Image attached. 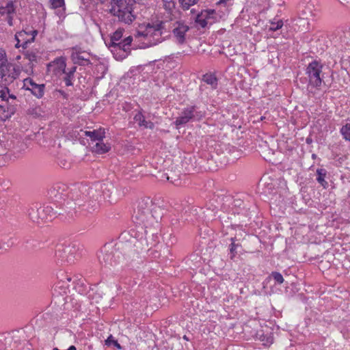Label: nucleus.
<instances>
[{"instance_id":"nucleus-42","label":"nucleus","mask_w":350,"mask_h":350,"mask_svg":"<svg viewBox=\"0 0 350 350\" xmlns=\"http://www.w3.org/2000/svg\"><path fill=\"white\" fill-rule=\"evenodd\" d=\"M38 31L36 30L33 31L32 36L33 37L31 38V40H28L27 41L23 42L22 44V47L23 49H26L27 47V44L34 40L35 36L37 35Z\"/></svg>"},{"instance_id":"nucleus-25","label":"nucleus","mask_w":350,"mask_h":350,"mask_svg":"<svg viewBox=\"0 0 350 350\" xmlns=\"http://www.w3.org/2000/svg\"><path fill=\"white\" fill-rule=\"evenodd\" d=\"M202 80L208 85H211L213 88H216L217 85V80L214 75L205 74L203 75Z\"/></svg>"},{"instance_id":"nucleus-45","label":"nucleus","mask_w":350,"mask_h":350,"mask_svg":"<svg viewBox=\"0 0 350 350\" xmlns=\"http://www.w3.org/2000/svg\"><path fill=\"white\" fill-rule=\"evenodd\" d=\"M233 204L234 206L240 207L242 205L243 202L241 200H234Z\"/></svg>"},{"instance_id":"nucleus-12","label":"nucleus","mask_w":350,"mask_h":350,"mask_svg":"<svg viewBox=\"0 0 350 350\" xmlns=\"http://www.w3.org/2000/svg\"><path fill=\"white\" fill-rule=\"evenodd\" d=\"M50 195L56 202L64 201L68 196V187L66 184L57 183L50 190Z\"/></svg>"},{"instance_id":"nucleus-7","label":"nucleus","mask_w":350,"mask_h":350,"mask_svg":"<svg viewBox=\"0 0 350 350\" xmlns=\"http://www.w3.org/2000/svg\"><path fill=\"white\" fill-rule=\"evenodd\" d=\"M323 65L314 60L310 63L306 68V74L309 79V85L314 88H319L324 81V76L322 74Z\"/></svg>"},{"instance_id":"nucleus-16","label":"nucleus","mask_w":350,"mask_h":350,"mask_svg":"<svg viewBox=\"0 0 350 350\" xmlns=\"http://www.w3.org/2000/svg\"><path fill=\"white\" fill-rule=\"evenodd\" d=\"M85 135L90 137L91 140L92 141V145L94 143L97 142L98 141H103V138L105 137V129H99L97 130H94L92 131H85Z\"/></svg>"},{"instance_id":"nucleus-6","label":"nucleus","mask_w":350,"mask_h":350,"mask_svg":"<svg viewBox=\"0 0 350 350\" xmlns=\"http://www.w3.org/2000/svg\"><path fill=\"white\" fill-rule=\"evenodd\" d=\"M29 218L36 223L48 222L56 217L57 211L51 205L32 206L28 211Z\"/></svg>"},{"instance_id":"nucleus-24","label":"nucleus","mask_w":350,"mask_h":350,"mask_svg":"<svg viewBox=\"0 0 350 350\" xmlns=\"http://www.w3.org/2000/svg\"><path fill=\"white\" fill-rule=\"evenodd\" d=\"M16 109L14 105H10L7 107L0 105V114H4L6 113V114L4 115V117L6 118L11 117V116L14 113Z\"/></svg>"},{"instance_id":"nucleus-54","label":"nucleus","mask_w":350,"mask_h":350,"mask_svg":"<svg viewBox=\"0 0 350 350\" xmlns=\"http://www.w3.org/2000/svg\"><path fill=\"white\" fill-rule=\"evenodd\" d=\"M348 35H349L350 36V31L347 33ZM349 38V41L350 42V38Z\"/></svg>"},{"instance_id":"nucleus-44","label":"nucleus","mask_w":350,"mask_h":350,"mask_svg":"<svg viewBox=\"0 0 350 350\" xmlns=\"http://www.w3.org/2000/svg\"><path fill=\"white\" fill-rule=\"evenodd\" d=\"M342 62L343 64H345V66H347L350 68V56L349 57L348 59H342Z\"/></svg>"},{"instance_id":"nucleus-36","label":"nucleus","mask_w":350,"mask_h":350,"mask_svg":"<svg viewBox=\"0 0 350 350\" xmlns=\"http://www.w3.org/2000/svg\"><path fill=\"white\" fill-rule=\"evenodd\" d=\"M52 8L56 9L65 5L64 0H51Z\"/></svg>"},{"instance_id":"nucleus-13","label":"nucleus","mask_w":350,"mask_h":350,"mask_svg":"<svg viewBox=\"0 0 350 350\" xmlns=\"http://www.w3.org/2000/svg\"><path fill=\"white\" fill-rule=\"evenodd\" d=\"M196 110L195 106H191L185 109L181 115L178 117L175 121L176 126H180L187 123L191 119L194 117V111Z\"/></svg>"},{"instance_id":"nucleus-28","label":"nucleus","mask_w":350,"mask_h":350,"mask_svg":"<svg viewBox=\"0 0 350 350\" xmlns=\"http://www.w3.org/2000/svg\"><path fill=\"white\" fill-rule=\"evenodd\" d=\"M25 57L26 59H27L30 62L29 65L30 68L32 69L33 66V62H37V55H36V54L34 52H33V51H27L25 53Z\"/></svg>"},{"instance_id":"nucleus-56","label":"nucleus","mask_w":350,"mask_h":350,"mask_svg":"<svg viewBox=\"0 0 350 350\" xmlns=\"http://www.w3.org/2000/svg\"><path fill=\"white\" fill-rule=\"evenodd\" d=\"M66 208L68 209V208H70V207H68V206H66Z\"/></svg>"},{"instance_id":"nucleus-9","label":"nucleus","mask_w":350,"mask_h":350,"mask_svg":"<svg viewBox=\"0 0 350 350\" xmlns=\"http://www.w3.org/2000/svg\"><path fill=\"white\" fill-rule=\"evenodd\" d=\"M20 74L18 68L8 62L5 66L0 68V79L5 82V85L11 83L16 79Z\"/></svg>"},{"instance_id":"nucleus-43","label":"nucleus","mask_w":350,"mask_h":350,"mask_svg":"<svg viewBox=\"0 0 350 350\" xmlns=\"http://www.w3.org/2000/svg\"><path fill=\"white\" fill-rule=\"evenodd\" d=\"M76 208H74V209H70V210H66V213L67 215H68L69 217L70 218H73L75 216L77 215V211L75 210Z\"/></svg>"},{"instance_id":"nucleus-10","label":"nucleus","mask_w":350,"mask_h":350,"mask_svg":"<svg viewBox=\"0 0 350 350\" xmlns=\"http://www.w3.org/2000/svg\"><path fill=\"white\" fill-rule=\"evenodd\" d=\"M133 39L132 36H128L124 40L113 44V46H109L111 49V52L122 51V54L120 55L122 58H125L131 53V45Z\"/></svg>"},{"instance_id":"nucleus-23","label":"nucleus","mask_w":350,"mask_h":350,"mask_svg":"<svg viewBox=\"0 0 350 350\" xmlns=\"http://www.w3.org/2000/svg\"><path fill=\"white\" fill-rule=\"evenodd\" d=\"M15 12V8L14 5V3L12 1H8L6 3L5 6H1L0 7V14L4 15V14H12L14 13Z\"/></svg>"},{"instance_id":"nucleus-11","label":"nucleus","mask_w":350,"mask_h":350,"mask_svg":"<svg viewBox=\"0 0 350 350\" xmlns=\"http://www.w3.org/2000/svg\"><path fill=\"white\" fill-rule=\"evenodd\" d=\"M23 88L29 90L38 98H41L44 94V84H37L30 78H26L23 80Z\"/></svg>"},{"instance_id":"nucleus-35","label":"nucleus","mask_w":350,"mask_h":350,"mask_svg":"<svg viewBox=\"0 0 350 350\" xmlns=\"http://www.w3.org/2000/svg\"><path fill=\"white\" fill-rule=\"evenodd\" d=\"M271 276L278 284H281L284 282V278L280 273L273 271L271 273Z\"/></svg>"},{"instance_id":"nucleus-27","label":"nucleus","mask_w":350,"mask_h":350,"mask_svg":"<svg viewBox=\"0 0 350 350\" xmlns=\"http://www.w3.org/2000/svg\"><path fill=\"white\" fill-rule=\"evenodd\" d=\"M340 132L346 141L350 142V123L343 125Z\"/></svg>"},{"instance_id":"nucleus-49","label":"nucleus","mask_w":350,"mask_h":350,"mask_svg":"<svg viewBox=\"0 0 350 350\" xmlns=\"http://www.w3.org/2000/svg\"><path fill=\"white\" fill-rule=\"evenodd\" d=\"M8 98H10L14 99V100L16 99V96L15 95L10 94V93L8 94Z\"/></svg>"},{"instance_id":"nucleus-48","label":"nucleus","mask_w":350,"mask_h":350,"mask_svg":"<svg viewBox=\"0 0 350 350\" xmlns=\"http://www.w3.org/2000/svg\"><path fill=\"white\" fill-rule=\"evenodd\" d=\"M16 40H17V42H16V46H16V48H19V47L21 46V45H20V40H18V38H17V36H16ZM21 46H22V44H21Z\"/></svg>"},{"instance_id":"nucleus-20","label":"nucleus","mask_w":350,"mask_h":350,"mask_svg":"<svg viewBox=\"0 0 350 350\" xmlns=\"http://www.w3.org/2000/svg\"><path fill=\"white\" fill-rule=\"evenodd\" d=\"M89 53L86 54H81L77 55V57H75L74 59H71L74 64H79L80 66H88L92 64L90 59H89Z\"/></svg>"},{"instance_id":"nucleus-22","label":"nucleus","mask_w":350,"mask_h":350,"mask_svg":"<svg viewBox=\"0 0 350 350\" xmlns=\"http://www.w3.org/2000/svg\"><path fill=\"white\" fill-rule=\"evenodd\" d=\"M123 29H117L113 34L111 36L109 41L106 43L107 46H113L116 43L122 40V35H123Z\"/></svg>"},{"instance_id":"nucleus-1","label":"nucleus","mask_w":350,"mask_h":350,"mask_svg":"<svg viewBox=\"0 0 350 350\" xmlns=\"http://www.w3.org/2000/svg\"><path fill=\"white\" fill-rule=\"evenodd\" d=\"M139 232L137 234L142 236V232ZM132 234H135L124 231L120 234L119 241L114 247L105 245L98 256L100 264L108 269L133 266L139 259L140 253L150 251L149 244L144 238L140 237L137 244L138 240Z\"/></svg>"},{"instance_id":"nucleus-37","label":"nucleus","mask_w":350,"mask_h":350,"mask_svg":"<svg viewBox=\"0 0 350 350\" xmlns=\"http://www.w3.org/2000/svg\"><path fill=\"white\" fill-rule=\"evenodd\" d=\"M7 62L8 59L5 51L0 49V68L5 66Z\"/></svg>"},{"instance_id":"nucleus-30","label":"nucleus","mask_w":350,"mask_h":350,"mask_svg":"<svg viewBox=\"0 0 350 350\" xmlns=\"http://www.w3.org/2000/svg\"><path fill=\"white\" fill-rule=\"evenodd\" d=\"M105 345L108 347L111 345L115 346L118 349H122L121 345L116 340L114 339L112 335L108 336L107 340H105Z\"/></svg>"},{"instance_id":"nucleus-38","label":"nucleus","mask_w":350,"mask_h":350,"mask_svg":"<svg viewBox=\"0 0 350 350\" xmlns=\"http://www.w3.org/2000/svg\"><path fill=\"white\" fill-rule=\"evenodd\" d=\"M10 90L7 87L2 88L0 90V98L1 100L8 101V95L9 94Z\"/></svg>"},{"instance_id":"nucleus-41","label":"nucleus","mask_w":350,"mask_h":350,"mask_svg":"<svg viewBox=\"0 0 350 350\" xmlns=\"http://www.w3.org/2000/svg\"><path fill=\"white\" fill-rule=\"evenodd\" d=\"M37 242L34 240H27L25 241V247L27 249L33 250L36 247Z\"/></svg>"},{"instance_id":"nucleus-4","label":"nucleus","mask_w":350,"mask_h":350,"mask_svg":"<svg viewBox=\"0 0 350 350\" xmlns=\"http://www.w3.org/2000/svg\"><path fill=\"white\" fill-rule=\"evenodd\" d=\"M135 0H111L109 13L118 18V21L131 24L135 16L133 14Z\"/></svg>"},{"instance_id":"nucleus-40","label":"nucleus","mask_w":350,"mask_h":350,"mask_svg":"<svg viewBox=\"0 0 350 350\" xmlns=\"http://www.w3.org/2000/svg\"><path fill=\"white\" fill-rule=\"evenodd\" d=\"M312 16V11L310 10H302L301 12L299 14L300 18L308 20L309 19V17Z\"/></svg>"},{"instance_id":"nucleus-53","label":"nucleus","mask_w":350,"mask_h":350,"mask_svg":"<svg viewBox=\"0 0 350 350\" xmlns=\"http://www.w3.org/2000/svg\"><path fill=\"white\" fill-rule=\"evenodd\" d=\"M208 13H211H211H213V12H214V10H210V11H208Z\"/></svg>"},{"instance_id":"nucleus-32","label":"nucleus","mask_w":350,"mask_h":350,"mask_svg":"<svg viewBox=\"0 0 350 350\" xmlns=\"http://www.w3.org/2000/svg\"><path fill=\"white\" fill-rule=\"evenodd\" d=\"M70 50L72 51V53H71V55H70V58L71 59H74L75 57H77V55H79L81 54L85 53V51H83L82 50V49L79 46H78V45H76V46L72 47L70 49Z\"/></svg>"},{"instance_id":"nucleus-2","label":"nucleus","mask_w":350,"mask_h":350,"mask_svg":"<svg viewBox=\"0 0 350 350\" xmlns=\"http://www.w3.org/2000/svg\"><path fill=\"white\" fill-rule=\"evenodd\" d=\"M163 216L162 208L155 204L150 198H144L139 200L137 202L136 207L134 208L132 215L133 221L135 224L136 228L127 231L132 234L137 240L140 239V235H137L142 232V238L144 239L150 245L148 240V235L153 237L156 234L155 226H158L159 220ZM139 242H137L138 244Z\"/></svg>"},{"instance_id":"nucleus-29","label":"nucleus","mask_w":350,"mask_h":350,"mask_svg":"<svg viewBox=\"0 0 350 350\" xmlns=\"http://www.w3.org/2000/svg\"><path fill=\"white\" fill-rule=\"evenodd\" d=\"M59 278V283H62V286L63 287H68V282L71 281V277L67 274L61 273L60 275L58 276Z\"/></svg>"},{"instance_id":"nucleus-39","label":"nucleus","mask_w":350,"mask_h":350,"mask_svg":"<svg viewBox=\"0 0 350 350\" xmlns=\"http://www.w3.org/2000/svg\"><path fill=\"white\" fill-rule=\"evenodd\" d=\"M201 14H198L196 18V22L200 25L201 27L204 28L207 25V22L205 18H202Z\"/></svg>"},{"instance_id":"nucleus-33","label":"nucleus","mask_w":350,"mask_h":350,"mask_svg":"<svg viewBox=\"0 0 350 350\" xmlns=\"http://www.w3.org/2000/svg\"><path fill=\"white\" fill-rule=\"evenodd\" d=\"M183 9L188 10L191 5H195L198 0H179Z\"/></svg>"},{"instance_id":"nucleus-52","label":"nucleus","mask_w":350,"mask_h":350,"mask_svg":"<svg viewBox=\"0 0 350 350\" xmlns=\"http://www.w3.org/2000/svg\"><path fill=\"white\" fill-rule=\"evenodd\" d=\"M184 339L188 340L189 339L187 338V337L185 335L184 337H183Z\"/></svg>"},{"instance_id":"nucleus-34","label":"nucleus","mask_w":350,"mask_h":350,"mask_svg":"<svg viewBox=\"0 0 350 350\" xmlns=\"http://www.w3.org/2000/svg\"><path fill=\"white\" fill-rule=\"evenodd\" d=\"M283 25V21L282 20H279L277 22L271 21V26L269 28V31H275L282 28Z\"/></svg>"},{"instance_id":"nucleus-47","label":"nucleus","mask_w":350,"mask_h":350,"mask_svg":"<svg viewBox=\"0 0 350 350\" xmlns=\"http://www.w3.org/2000/svg\"><path fill=\"white\" fill-rule=\"evenodd\" d=\"M58 92H59V94L61 95H62L64 96V98H67L68 94L64 91L59 90Z\"/></svg>"},{"instance_id":"nucleus-5","label":"nucleus","mask_w":350,"mask_h":350,"mask_svg":"<svg viewBox=\"0 0 350 350\" xmlns=\"http://www.w3.org/2000/svg\"><path fill=\"white\" fill-rule=\"evenodd\" d=\"M81 195L80 199H76L78 201L79 208L85 207L88 212L94 211L98 208V201L101 197V191L99 185H95L93 187L81 186L79 189Z\"/></svg>"},{"instance_id":"nucleus-21","label":"nucleus","mask_w":350,"mask_h":350,"mask_svg":"<svg viewBox=\"0 0 350 350\" xmlns=\"http://www.w3.org/2000/svg\"><path fill=\"white\" fill-rule=\"evenodd\" d=\"M256 335V338L262 341L264 345L269 346L273 343V337L271 336V333L265 334L262 330H260L257 332Z\"/></svg>"},{"instance_id":"nucleus-50","label":"nucleus","mask_w":350,"mask_h":350,"mask_svg":"<svg viewBox=\"0 0 350 350\" xmlns=\"http://www.w3.org/2000/svg\"><path fill=\"white\" fill-rule=\"evenodd\" d=\"M306 143H307V144H310V143H312V139H311V138L308 137V138L306 139Z\"/></svg>"},{"instance_id":"nucleus-15","label":"nucleus","mask_w":350,"mask_h":350,"mask_svg":"<svg viewBox=\"0 0 350 350\" xmlns=\"http://www.w3.org/2000/svg\"><path fill=\"white\" fill-rule=\"evenodd\" d=\"M53 68L55 72H64V69L66 68V59L63 57H57L55 59L48 65V69Z\"/></svg>"},{"instance_id":"nucleus-3","label":"nucleus","mask_w":350,"mask_h":350,"mask_svg":"<svg viewBox=\"0 0 350 350\" xmlns=\"http://www.w3.org/2000/svg\"><path fill=\"white\" fill-rule=\"evenodd\" d=\"M163 25V22H159L155 25L148 23L140 25V29L135 34V39L139 42L137 47L146 49L161 43Z\"/></svg>"},{"instance_id":"nucleus-26","label":"nucleus","mask_w":350,"mask_h":350,"mask_svg":"<svg viewBox=\"0 0 350 350\" xmlns=\"http://www.w3.org/2000/svg\"><path fill=\"white\" fill-rule=\"evenodd\" d=\"M326 170L325 169L321 168L317 169V180L322 185L323 187H326L327 185V182L325 180V177L326 176Z\"/></svg>"},{"instance_id":"nucleus-19","label":"nucleus","mask_w":350,"mask_h":350,"mask_svg":"<svg viewBox=\"0 0 350 350\" xmlns=\"http://www.w3.org/2000/svg\"><path fill=\"white\" fill-rule=\"evenodd\" d=\"M134 120L138 122L139 126H143L146 129H153L154 124L150 121H146L144 115L141 111H139L134 117Z\"/></svg>"},{"instance_id":"nucleus-31","label":"nucleus","mask_w":350,"mask_h":350,"mask_svg":"<svg viewBox=\"0 0 350 350\" xmlns=\"http://www.w3.org/2000/svg\"><path fill=\"white\" fill-rule=\"evenodd\" d=\"M235 239H236V238H235V237H232V238H231V239H230V240H231V241H232L231 244L230 245V255H231V256H230V258H231V259H233V258H234V257L235 256V255H236V254H237V251H236V250H237V248L238 247H239V246H240V245H239V244H236V243H234Z\"/></svg>"},{"instance_id":"nucleus-14","label":"nucleus","mask_w":350,"mask_h":350,"mask_svg":"<svg viewBox=\"0 0 350 350\" xmlns=\"http://www.w3.org/2000/svg\"><path fill=\"white\" fill-rule=\"evenodd\" d=\"M189 27L182 23H178L177 27L173 29V34L179 44L185 43V33L189 31Z\"/></svg>"},{"instance_id":"nucleus-46","label":"nucleus","mask_w":350,"mask_h":350,"mask_svg":"<svg viewBox=\"0 0 350 350\" xmlns=\"http://www.w3.org/2000/svg\"><path fill=\"white\" fill-rule=\"evenodd\" d=\"M8 23L10 26L12 25V16L11 14L8 15Z\"/></svg>"},{"instance_id":"nucleus-51","label":"nucleus","mask_w":350,"mask_h":350,"mask_svg":"<svg viewBox=\"0 0 350 350\" xmlns=\"http://www.w3.org/2000/svg\"><path fill=\"white\" fill-rule=\"evenodd\" d=\"M341 3H349V0H338Z\"/></svg>"},{"instance_id":"nucleus-18","label":"nucleus","mask_w":350,"mask_h":350,"mask_svg":"<svg viewBox=\"0 0 350 350\" xmlns=\"http://www.w3.org/2000/svg\"><path fill=\"white\" fill-rule=\"evenodd\" d=\"M91 148L94 152L97 154H104L111 149V146L108 144L103 143V141H98L91 146Z\"/></svg>"},{"instance_id":"nucleus-17","label":"nucleus","mask_w":350,"mask_h":350,"mask_svg":"<svg viewBox=\"0 0 350 350\" xmlns=\"http://www.w3.org/2000/svg\"><path fill=\"white\" fill-rule=\"evenodd\" d=\"M76 70L77 66H73L70 68H66L64 69V72H62L63 74H64L63 81L66 86H72L73 85L72 79L75 77V73L76 72Z\"/></svg>"},{"instance_id":"nucleus-55","label":"nucleus","mask_w":350,"mask_h":350,"mask_svg":"<svg viewBox=\"0 0 350 350\" xmlns=\"http://www.w3.org/2000/svg\"><path fill=\"white\" fill-rule=\"evenodd\" d=\"M154 257H157V254H154Z\"/></svg>"},{"instance_id":"nucleus-8","label":"nucleus","mask_w":350,"mask_h":350,"mask_svg":"<svg viewBox=\"0 0 350 350\" xmlns=\"http://www.w3.org/2000/svg\"><path fill=\"white\" fill-rule=\"evenodd\" d=\"M56 256L62 262L72 263L81 256V246L77 243L62 246L56 251Z\"/></svg>"}]
</instances>
